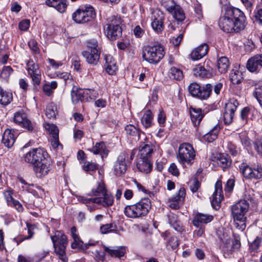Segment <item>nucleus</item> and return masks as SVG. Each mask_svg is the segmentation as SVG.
I'll return each instance as SVG.
<instances>
[{"label":"nucleus","instance_id":"nucleus-4","mask_svg":"<svg viewBox=\"0 0 262 262\" xmlns=\"http://www.w3.org/2000/svg\"><path fill=\"white\" fill-rule=\"evenodd\" d=\"M151 206L150 199L145 198L136 204L126 206L124 209V213L128 218L141 217L147 214Z\"/></svg>","mask_w":262,"mask_h":262},{"label":"nucleus","instance_id":"nucleus-15","mask_svg":"<svg viewBox=\"0 0 262 262\" xmlns=\"http://www.w3.org/2000/svg\"><path fill=\"white\" fill-rule=\"evenodd\" d=\"M127 154L125 151L121 152L114 166V173L116 176H120L125 173L127 169L126 158Z\"/></svg>","mask_w":262,"mask_h":262},{"label":"nucleus","instance_id":"nucleus-7","mask_svg":"<svg viewBox=\"0 0 262 262\" xmlns=\"http://www.w3.org/2000/svg\"><path fill=\"white\" fill-rule=\"evenodd\" d=\"M121 19L119 17L113 16L108 19V23L104 28V31L109 39L116 40L121 36Z\"/></svg>","mask_w":262,"mask_h":262},{"label":"nucleus","instance_id":"nucleus-20","mask_svg":"<svg viewBox=\"0 0 262 262\" xmlns=\"http://www.w3.org/2000/svg\"><path fill=\"white\" fill-rule=\"evenodd\" d=\"M104 251L112 257L121 259L126 253V248L124 246H104Z\"/></svg>","mask_w":262,"mask_h":262},{"label":"nucleus","instance_id":"nucleus-50","mask_svg":"<svg viewBox=\"0 0 262 262\" xmlns=\"http://www.w3.org/2000/svg\"><path fill=\"white\" fill-rule=\"evenodd\" d=\"M162 4L166 10L170 13L173 12L177 7L179 6L177 5L173 0H164Z\"/></svg>","mask_w":262,"mask_h":262},{"label":"nucleus","instance_id":"nucleus-58","mask_svg":"<svg viewBox=\"0 0 262 262\" xmlns=\"http://www.w3.org/2000/svg\"><path fill=\"white\" fill-rule=\"evenodd\" d=\"M255 17L259 24H262V0H260L257 7V11L255 13Z\"/></svg>","mask_w":262,"mask_h":262},{"label":"nucleus","instance_id":"nucleus-10","mask_svg":"<svg viewBox=\"0 0 262 262\" xmlns=\"http://www.w3.org/2000/svg\"><path fill=\"white\" fill-rule=\"evenodd\" d=\"M27 69L30 76L34 91H38L41 80V72L37 64L33 60H29L27 64Z\"/></svg>","mask_w":262,"mask_h":262},{"label":"nucleus","instance_id":"nucleus-36","mask_svg":"<svg viewBox=\"0 0 262 262\" xmlns=\"http://www.w3.org/2000/svg\"><path fill=\"white\" fill-rule=\"evenodd\" d=\"M216 161L217 164L223 169L228 167L231 163L228 156L223 154L217 155Z\"/></svg>","mask_w":262,"mask_h":262},{"label":"nucleus","instance_id":"nucleus-43","mask_svg":"<svg viewBox=\"0 0 262 262\" xmlns=\"http://www.w3.org/2000/svg\"><path fill=\"white\" fill-rule=\"evenodd\" d=\"M151 11V20L164 21V14L162 11L158 9H152Z\"/></svg>","mask_w":262,"mask_h":262},{"label":"nucleus","instance_id":"nucleus-18","mask_svg":"<svg viewBox=\"0 0 262 262\" xmlns=\"http://www.w3.org/2000/svg\"><path fill=\"white\" fill-rule=\"evenodd\" d=\"M223 198L222 181L217 180L215 184V191L213 194L211 201L212 207L215 209H216V207H219Z\"/></svg>","mask_w":262,"mask_h":262},{"label":"nucleus","instance_id":"nucleus-30","mask_svg":"<svg viewBox=\"0 0 262 262\" xmlns=\"http://www.w3.org/2000/svg\"><path fill=\"white\" fill-rule=\"evenodd\" d=\"M46 3L48 6L55 8L60 13L64 12L67 7L66 2L62 0H47Z\"/></svg>","mask_w":262,"mask_h":262},{"label":"nucleus","instance_id":"nucleus-26","mask_svg":"<svg viewBox=\"0 0 262 262\" xmlns=\"http://www.w3.org/2000/svg\"><path fill=\"white\" fill-rule=\"evenodd\" d=\"M14 133V130L7 128L3 134L2 142L8 148L12 147L15 142L16 135Z\"/></svg>","mask_w":262,"mask_h":262},{"label":"nucleus","instance_id":"nucleus-57","mask_svg":"<svg viewBox=\"0 0 262 262\" xmlns=\"http://www.w3.org/2000/svg\"><path fill=\"white\" fill-rule=\"evenodd\" d=\"M254 147L258 154L262 156V138H257L254 142Z\"/></svg>","mask_w":262,"mask_h":262},{"label":"nucleus","instance_id":"nucleus-13","mask_svg":"<svg viewBox=\"0 0 262 262\" xmlns=\"http://www.w3.org/2000/svg\"><path fill=\"white\" fill-rule=\"evenodd\" d=\"M241 172L247 179H259L262 178V167L257 165L251 167L244 163L239 166Z\"/></svg>","mask_w":262,"mask_h":262},{"label":"nucleus","instance_id":"nucleus-24","mask_svg":"<svg viewBox=\"0 0 262 262\" xmlns=\"http://www.w3.org/2000/svg\"><path fill=\"white\" fill-rule=\"evenodd\" d=\"M104 60L105 61L104 66L106 72L109 75H113L115 74L118 67L113 56L111 55L105 54L104 55Z\"/></svg>","mask_w":262,"mask_h":262},{"label":"nucleus","instance_id":"nucleus-22","mask_svg":"<svg viewBox=\"0 0 262 262\" xmlns=\"http://www.w3.org/2000/svg\"><path fill=\"white\" fill-rule=\"evenodd\" d=\"M100 53L101 51L86 50L82 52V55L89 64L96 65L99 61Z\"/></svg>","mask_w":262,"mask_h":262},{"label":"nucleus","instance_id":"nucleus-21","mask_svg":"<svg viewBox=\"0 0 262 262\" xmlns=\"http://www.w3.org/2000/svg\"><path fill=\"white\" fill-rule=\"evenodd\" d=\"M186 195V191L184 187H181L176 195H173L170 199L169 207L172 209L179 208V202L184 201Z\"/></svg>","mask_w":262,"mask_h":262},{"label":"nucleus","instance_id":"nucleus-29","mask_svg":"<svg viewBox=\"0 0 262 262\" xmlns=\"http://www.w3.org/2000/svg\"><path fill=\"white\" fill-rule=\"evenodd\" d=\"M154 149V146L151 144H144L141 146L139 151V156L141 158L149 159Z\"/></svg>","mask_w":262,"mask_h":262},{"label":"nucleus","instance_id":"nucleus-49","mask_svg":"<svg viewBox=\"0 0 262 262\" xmlns=\"http://www.w3.org/2000/svg\"><path fill=\"white\" fill-rule=\"evenodd\" d=\"M164 21L151 20V26L157 33L161 32L164 30Z\"/></svg>","mask_w":262,"mask_h":262},{"label":"nucleus","instance_id":"nucleus-1","mask_svg":"<svg viewBox=\"0 0 262 262\" xmlns=\"http://www.w3.org/2000/svg\"><path fill=\"white\" fill-rule=\"evenodd\" d=\"M88 195L93 197L90 198L82 197L80 201L86 205L90 211H93L97 209L96 206L93 205L94 204L100 205L104 208L112 206L114 204V197L107 191L104 182L102 180L98 181Z\"/></svg>","mask_w":262,"mask_h":262},{"label":"nucleus","instance_id":"nucleus-37","mask_svg":"<svg viewBox=\"0 0 262 262\" xmlns=\"http://www.w3.org/2000/svg\"><path fill=\"white\" fill-rule=\"evenodd\" d=\"M230 79L233 84H239L243 79V74L238 70L233 69L230 73Z\"/></svg>","mask_w":262,"mask_h":262},{"label":"nucleus","instance_id":"nucleus-33","mask_svg":"<svg viewBox=\"0 0 262 262\" xmlns=\"http://www.w3.org/2000/svg\"><path fill=\"white\" fill-rule=\"evenodd\" d=\"M13 96L11 93L4 90L0 86V104L7 105L12 101Z\"/></svg>","mask_w":262,"mask_h":262},{"label":"nucleus","instance_id":"nucleus-34","mask_svg":"<svg viewBox=\"0 0 262 262\" xmlns=\"http://www.w3.org/2000/svg\"><path fill=\"white\" fill-rule=\"evenodd\" d=\"M230 66L229 59L226 57H221L217 60V69L221 73H225L227 72Z\"/></svg>","mask_w":262,"mask_h":262},{"label":"nucleus","instance_id":"nucleus-59","mask_svg":"<svg viewBox=\"0 0 262 262\" xmlns=\"http://www.w3.org/2000/svg\"><path fill=\"white\" fill-rule=\"evenodd\" d=\"M51 145L54 149L57 150L61 149L62 148V145L59 141L58 135L52 137L51 139Z\"/></svg>","mask_w":262,"mask_h":262},{"label":"nucleus","instance_id":"nucleus-60","mask_svg":"<svg viewBox=\"0 0 262 262\" xmlns=\"http://www.w3.org/2000/svg\"><path fill=\"white\" fill-rule=\"evenodd\" d=\"M28 46L30 49L33 51L34 54H38L39 52V50L38 47L37 42L34 39H31L28 42Z\"/></svg>","mask_w":262,"mask_h":262},{"label":"nucleus","instance_id":"nucleus-5","mask_svg":"<svg viewBox=\"0 0 262 262\" xmlns=\"http://www.w3.org/2000/svg\"><path fill=\"white\" fill-rule=\"evenodd\" d=\"M195 157V151L191 144L184 143L180 145L177 159L183 167L190 166L193 163Z\"/></svg>","mask_w":262,"mask_h":262},{"label":"nucleus","instance_id":"nucleus-31","mask_svg":"<svg viewBox=\"0 0 262 262\" xmlns=\"http://www.w3.org/2000/svg\"><path fill=\"white\" fill-rule=\"evenodd\" d=\"M88 150L92 152L95 155L103 154L107 156L108 153L105 143L103 142L96 143L92 148L88 149Z\"/></svg>","mask_w":262,"mask_h":262},{"label":"nucleus","instance_id":"nucleus-62","mask_svg":"<svg viewBox=\"0 0 262 262\" xmlns=\"http://www.w3.org/2000/svg\"><path fill=\"white\" fill-rule=\"evenodd\" d=\"M113 224H107L102 225L100 228V230L101 233L106 234L113 230Z\"/></svg>","mask_w":262,"mask_h":262},{"label":"nucleus","instance_id":"nucleus-16","mask_svg":"<svg viewBox=\"0 0 262 262\" xmlns=\"http://www.w3.org/2000/svg\"><path fill=\"white\" fill-rule=\"evenodd\" d=\"M13 121L29 131L33 130L34 125L33 123L28 119L27 115L23 112H16L14 115Z\"/></svg>","mask_w":262,"mask_h":262},{"label":"nucleus","instance_id":"nucleus-14","mask_svg":"<svg viewBox=\"0 0 262 262\" xmlns=\"http://www.w3.org/2000/svg\"><path fill=\"white\" fill-rule=\"evenodd\" d=\"M238 105V102L234 98L230 99L226 104L224 113V121L225 124H230L232 122L234 112Z\"/></svg>","mask_w":262,"mask_h":262},{"label":"nucleus","instance_id":"nucleus-55","mask_svg":"<svg viewBox=\"0 0 262 262\" xmlns=\"http://www.w3.org/2000/svg\"><path fill=\"white\" fill-rule=\"evenodd\" d=\"M253 95L262 107V85H258L255 88Z\"/></svg>","mask_w":262,"mask_h":262},{"label":"nucleus","instance_id":"nucleus-63","mask_svg":"<svg viewBox=\"0 0 262 262\" xmlns=\"http://www.w3.org/2000/svg\"><path fill=\"white\" fill-rule=\"evenodd\" d=\"M190 189L192 192H195L199 189L200 184L199 182L195 179L189 182Z\"/></svg>","mask_w":262,"mask_h":262},{"label":"nucleus","instance_id":"nucleus-6","mask_svg":"<svg viewBox=\"0 0 262 262\" xmlns=\"http://www.w3.org/2000/svg\"><path fill=\"white\" fill-rule=\"evenodd\" d=\"M51 238L56 254L59 259L63 262H67L68 261L66 254V247L68 245L67 236L60 231H57L54 235L51 236Z\"/></svg>","mask_w":262,"mask_h":262},{"label":"nucleus","instance_id":"nucleus-17","mask_svg":"<svg viewBox=\"0 0 262 262\" xmlns=\"http://www.w3.org/2000/svg\"><path fill=\"white\" fill-rule=\"evenodd\" d=\"M219 25L220 28L227 33L238 32L242 30L236 29V25L233 20L228 18L225 13L223 17L220 18Z\"/></svg>","mask_w":262,"mask_h":262},{"label":"nucleus","instance_id":"nucleus-61","mask_svg":"<svg viewBox=\"0 0 262 262\" xmlns=\"http://www.w3.org/2000/svg\"><path fill=\"white\" fill-rule=\"evenodd\" d=\"M73 242L71 244L72 249H81L83 248V242L80 239L79 237L73 238Z\"/></svg>","mask_w":262,"mask_h":262},{"label":"nucleus","instance_id":"nucleus-47","mask_svg":"<svg viewBox=\"0 0 262 262\" xmlns=\"http://www.w3.org/2000/svg\"><path fill=\"white\" fill-rule=\"evenodd\" d=\"M45 127L48 130L50 134L53 137L58 135L59 130L57 127L54 124L46 123L45 124Z\"/></svg>","mask_w":262,"mask_h":262},{"label":"nucleus","instance_id":"nucleus-54","mask_svg":"<svg viewBox=\"0 0 262 262\" xmlns=\"http://www.w3.org/2000/svg\"><path fill=\"white\" fill-rule=\"evenodd\" d=\"M126 133L132 136L139 137V130L135 126L133 125H127L125 127Z\"/></svg>","mask_w":262,"mask_h":262},{"label":"nucleus","instance_id":"nucleus-2","mask_svg":"<svg viewBox=\"0 0 262 262\" xmlns=\"http://www.w3.org/2000/svg\"><path fill=\"white\" fill-rule=\"evenodd\" d=\"M24 159L33 166L37 177L41 178L48 173L50 170L49 155L43 148H32L24 155Z\"/></svg>","mask_w":262,"mask_h":262},{"label":"nucleus","instance_id":"nucleus-46","mask_svg":"<svg viewBox=\"0 0 262 262\" xmlns=\"http://www.w3.org/2000/svg\"><path fill=\"white\" fill-rule=\"evenodd\" d=\"M56 114V108L54 104H49L46 108V115L50 119L55 118Z\"/></svg>","mask_w":262,"mask_h":262},{"label":"nucleus","instance_id":"nucleus-48","mask_svg":"<svg viewBox=\"0 0 262 262\" xmlns=\"http://www.w3.org/2000/svg\"><path fill=\"white\" fill-rule=\"evenodd\" d=\"M85 95L87 101L95 99L98 96L97 91L93 89H86L84 90Z\"/></svg>","mask_w":262,"mask_h":262},{"label":"nucleus","instance_id":"nucleus-32","mask_svg":"<svg viewBox=\"0 0 262 262\" xmlns=\"http://www.w3.org/2000/svg\"><path fill=\"white\" fill-rule=\"evenodd\" d=\"M84 91L82 90H72L71 92V99L73 103H77L79 101L87 102L86 98L84 95Z\"/></svg>","mask_w":262,"mask_h":262},{"label":"nucleus","instance_id":"nucleus-12","mask_svg":"<svg viewBox=\"0 0 262 262\" xmlns=\"http://www.w3.org/2000/svg\"><path fill=\"white\" fill-rule=\"evenodd\" d=\"M94 15L92 7L78 9L72 14L73 19L77 23H84L91 20Z\"/></svg>","mask_w":262,"mask_h":262},{"label":"nucleus","instance_id":"nucleus-28","mask_svg":"<svg viewBox=\"0 0 262 262\" xmlns=\"http://www.w3.org/2000/svg\"><path fill=\"white\" fill-rule=\"evenodd\" d=\"M137 167L141 172L148 173L152 169V164L149 159L139 158L137 164Z\"/></svg>","mask_w":262,"mask_h":262},{"label":"nucleus","instance_id":"nucleus-11","mask_svg":"<svg viewBox=\"0 0 262 262\" xmlns=\"http://www.w3.org/2000/svg\"><path fill=\"white\" fill-rule=\"evenodd\" d=\"M225 14L228 18L233 20L236 25V29L243 30L245 28L246 17L240 9L234 7H227Z\"/></svg>","mask_w":262,"mask_h":262},{"label":"nucleus","instance_id":"nucleus-45","mask_svg":"<svg viewBox=\"0 0 262 262\" xmlns=\"http://www.w3.org/2000/svg\"><path fill=\"white\" fill-rule=\"evenodd\" d=\"M57 83L55 81H52L50 84H45L43 86V91L48 96H50L53 92V90L57 88Z\"/></svg>","mask_w":262,"mask_h":262},{"label":"nucleus","instance_id":"nucleus-38","mask_svg":"<svg viewBox=\"0 0 262 262\" xmlns=\"http://www.w3.org/2000/svg\"><path fill=\"white\" fill-rule=\"evenodd\" d=\"M153 115L150 110L146 111L144 114L141 122L143 126L146 128L150 127L152 125Z\"/></svg>","mask_w":262,"mask_h":262},{"label":"nucleus","instance_id":"nucleus-23","mask_svg":"<svg viewBox=\"0 0 262 262\" xmlns=\"http://www.w3.org/2000/svg\"><path fill=\"white\" fill-rule=\"evenodd\" d=\"M209 48L206 43H203L193 50L190 54V58L193 60H198L205 56Z\"/></svg>","mask_w":262,"mask_h":262},{"label":"nucleus","instance_id":"nucleus-8","mask_svg":"<svg viewBox=\"0 0 262 262\" xmlns=\"http://www.w3.org/2000/svg\"><path fill=\"white\" fill-rule=\"evenodd\" d=\"M165 52L161 45L148 47L143 52V59L150 63H157L164 57Z\"/></svg>","mask_w":262,"mask_h":262},{"label":"nucleus","instance_id":"nucleus-27","mask_svg":"<svg viewBox=\"0 0 262 262\" xmlns=\"http://www.w3.org/2000/svg\"><path fill=\"white\" fill-rule=\"evenodd\" d=\"M212 215L198 213L193 220V224L196 227H199L202 224H207L212 221Z\"/></svg>","mask_w":262,"mask_h":262},{"label":"nucleus","instance_id":"nucleus-53","mask_svg":"<svg viewBox=\"0 0 262 262\" xmlns=\"http://www.w3.org/2000/svg\"><path fill=\"white\" fill-rule=\"evenodd\" d=\"M179 245V241L177 237L175 236H171L168 239L166 246L167 249L173 250L177 248Z\"/></svg>","mask_w":262,"mask_h":262},{"label":"nucleus","instance_id":"nucleus-40","mask_svg":"<svg viewBox=\"0 0 262 262\" xmlns=\"http://www.w3.org/2000/svg\"><path fill=\"white\" fill-rule=\"evenodd\" d=\"M219 130V126L215 125L209 133L204 136L205 139L208 142H212L216 139Z\"/></svg>","mask_w":262,"mask_h":262},{"label":"nucleus","instance_id":"nucleus-9","mask_svg":"<svg viewBox=\"0 0 262 262\" xmlns=\"http://www.w3.org/2000/svg\"><path fill=\"white\" fill-rule=\"evenodd\" d=\"M212 89V86L210 84H207L201 87L196 82L191 83L188 86L189 92L192 96L203 100L209 97Z\"/></svg>","mask_w":262,"mask_h":262},{"label":"nucleus","instance_id":"nucleus-41","mask_svg":"<svg viewBox=\"0 0 262 262\" xmlns=\"http://www.w3.org/2000/svg\"><path fill=\"white\" fill-rule=\"evenodd\" d=\"M169 222L173 228L178 232H182L183 228L180 222L177 221V217L176 215L172 214L169 216Z\"/></svg>","mask_w":262,"mask_h":262},{"label":"nucleus","instance_id":"nucleus-19","mask_svg":"<svg viewBox=\"0 0 262 262\" xmlns=\"http://www.w3.org/2000/svg\"><path fill=\"white\" fill-rule=\"evenodd\" d=\"M246 67L251 72L259 71L262 68V54H256L250 58L247 61Z\"/></svg>","mask_w":262,"mask_h":262},{"label":"nucleus","instance_id":"nucleus-39","mask_svg":"<svg viewBox=\"0 0 262 262\" xmlns=\"http://www.w3.org/2000/svg\"><path fill=\"white\" fill-rule=\"evenodd\" d=\"M169 77L173 79L181 80L183 78L182 71L176 67H172L168 72Z\"/></svg>","mask_w":262,"mask_h":262},{"label":"nucleus","instance_id":"nucleus-35","mask_svg":"<svg viewBox=\"0 0 262 262\" xmlns=\"http://www.w3.org/2000/svg\"><path fill=\"white\" fill-rule=\"evenodd\" d=\"M217 234L220 241L227 247V245L229 244L231 242L230 232H228L224 229H222L217 230Z\"/></svg>","mask_w":262,"mask_h":262},{"label":"nucleus","instance_id":"nucleus-44","mask_svg":"<svg viewBox=\"0 0 262 262\" xmlns=\"http://www.w3.org/2000/svg\"><path fill=\"white\" fill-rule=\"evenodd\" d=\"M193 74L196 77L204 78L207 75V72L204 67L198 64L193 69Z\"/></svg>","mask_w":262,"mask_h":262},{"label":"nucleus","instance_id":"nucleus-51","mask_svg":"<svg viewBox=\"0 0 262 262\" xmlns=\"http://www.w3.org/2000/svg\"><path fill=\"white\" fill-rule=\"evenodd\" d=\"M13 70L10 66L4 67L0 74V77L4 80L7 81L12 73Z\"/></svg>","mask_w":262,"mask_h":262},{"label":"nucleus","instance_id":"nucleus-3","mask_svg":"<svg viewBox=\"0 0 262 262\" xmlns=\"http://www.w3.org/2000/svg\"><path fill=\"white\" fill-rule=\"evenodd\" d=\"M249 208V203L245 200L239 201L231 207V214L235 227L242 231L246 227V214Z\"/></svg>","mask_w":262,"mask_h":262},{"label":"nucleus","instance_id":"nucleus-52","mask_svg":"<svg viewBox=\"0 0 262 262\" xmlns=\"http://www.w3.org/2000/svg\"><path fill=\"white\" fill-rule=\"evenodd\" d=\"M87 50L95 51H101L98 47V42L95 39H91L87 42Z\"/></svg>","mask_w":262,"mask_h":262},{"label":"nucleus","instance_id":"nucleus-64","mask_svg":"<svg viewBox=\"0 0 262 262\" xmlns=\"http://www.w3.org/2000/svg\"><path fill=\"white\" fill-rule=\"evenodd\" d=\"M234 182L235 181L233 179H229L225 185V191L226 192H230L231 191H232L234 186Z\"/></svg>","mask_w":262,"mask_h":262},{"label":"nucleus","instance_id":"nucleus-56","mask_svg":"<svg viewBox=\"0 0 262 262\" xmlns=\"http://www.w3.org/2000/svg\"><path fill=\"white\" fill-rule=\"evenodd\" d=\"M98 168L97 165L92 162H86L83 165V169L85 171H93Z\"/></svg>","mask_w":262,"mask_h":262},{"label":"nucleus","instance_id":"nucleus-42","mask_svg":"<svg viewBox=\"0 0 262 262\" xmlns=\"http://www.w3.org/2000/svg\"><path fill=\"white\" fill-rule=\"evenodd\" d=\"M171 13L172 14L173 17L179 21L184 20L185 18L183 10L180 6L177 7Z\"/></svg>","mask_w":262,"mask_h":262},{"label":"nucleus","instance_id":"nucleus-25","mask_svg":"<svg viewBox=\"0 0 262 262\" xmlns=\"http://www.w3.org/2000/svg\"><path fill=\"white\" fill-rule=\"evenodd\" d=\"M191 120L195 127L199 126L204 116L202 109L191 107L189 110Z\"/></svg>","mask_w":262,"mask_h":262}]
</instances>
